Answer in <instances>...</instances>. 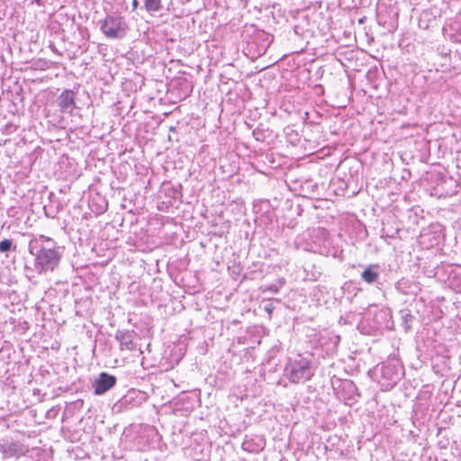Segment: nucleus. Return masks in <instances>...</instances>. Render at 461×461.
<instances>
[{
    "mask_svg": "<svg viewBox=\"0 0 461 461\" xmlns=\"http://www.w3.org/2000/svg\"><path fill=\"white\" fill-rule=\"evenodd\" d=\"M339 342V336L324 329L319 331V357L325 359L328 357L329 384L326 381L322 382L321 392H319V402L328 404L333 400L345 399L343 391L353 393L357 390L354 383L348 379L338 377L339 366H336L332 361L337 353V348Z\"/></svg>",
    "mask_w": 461,
    "mask_h": 461,
    "instance_id": "f257e3e1",
    "label": "nucleus"
},
{
    "mask_svg": "<svg viewBox=\"0 0 461 461\" xmlns=\"http://www.w3.org/2000/svg\"><path fill=\"white\" fill-rule=\"evenodd\" d=\"M373 375L383 391L392 389L404 375V368L397 357L388 358L377 365Z\"/></svg>",
    "mask_w": 461,
    "mask_h": 461,
    "instance_id": "f03ea898",
    "label": "nucleus"
},
{
    "mask_svg": "<svg viewBox=\"0 0 461 461\" xmlns=\"http://www.w3.org/2000/svg\"><path fill=\"white\" fill-rule=\"evenodd\" d=\"M362 331L375 333L384 330H392L393 321L391 311L388 308L371 306L361 322Z\"/></svg>",
    "mask_w": 461,
    "mask_h": 461,
    "instance_id": "7ed1b4c3",
    "label": "nucleus"
},
{
    "mask_svg": "<svg viewBox=\"0 0 461 461\" xmlns=\"http://www.w3.org/2000/svg\"><path fill=\"white\" fill-rule=\"evenodd\" d=\"M435 276L450 289L461 294V266L441 265L436 268Z\"/></svg>",
    "mask_w": 461,
    "mask_h": 461,
    "instance_id": "20e7f679",
    "label": "nucleus"
},
{
    "mask_svg": "<svg viewBox=\"0 0 461 461\" xmlns=\"http://www.w3.org/2000/svg\"><path fill=\"white\" fill-rule=\"evenodd\" d=\"M101 31L108 39H120L126 35L128 24L122 16L107 15L101 23Z\"/></svg>",
    "mask_w": 461,
    "mask_h": 461,
    "instance_id": "39448f33",
    "label": "nucleus"
},
{
    "mask_svg": "<svg viewBox=\"0 0 461 461\" xmlns=\"http://www.w3.org/2000/svg\"><path fill=\"white\" fill-rule=\"evenodd\" d=\"M59 261L60 255L55 249L42 247L35 254V267L39 273L53 271Z\"/></svg>",
    "mask_w": 461,
    "mask_h": 461,
    "instance_id": "423d86ee",
    "label": "nucleus"
},
{
    "mask_svg": "<svg viewBox=\"0 0 461 461\" xmlns=\"http://www.w3.org/2000/svg\"><path fill=\"white\" fill-rule=\"evenodd\" d=\"M457 183L451 177L445 175H436L435 185H431L430 194L438 198L449 197L457 193Z\"/></svg>",
    "mask_w": 461,
    "mask_h": 461,
    "instance_id": "0eeeda50",
    "label": "nucleus"
},
{
    "mask_svg": "<svg viewBox=\"0 0 461 461\" xmlns=\"http://www.w3.org/2000/svg\"><path fill=\"white\" fill-rule=\"evenodd\" d=\"M444 227L438 222L430 223L422 228L420 234V243L427 248L438 246L444 240Z\"/></svg>",
    "mask_w": 461,
    "mask_h": 461,
    "instance_id": "6e6552de",
    "label": "nucleus"
},
{
    "mask_svg": "<svg viewBox=\"0 0 461 461\" xmlns=\"http://www.w3.org/2000/svg\"><path fill=\"white\" fill-rule=\"evenodd\" d=\"M330 24L331 17L321 13L319 14V29L323 32L321 37H324L323 41L326 43V46H319V56L333 52L336 48V41L334 40L333 34L330 32Z\"/></svg>",
    "mask_w": 461,
    "mask_h": 461,
    "instance_id": "1a4fd4ad",
    "label": "nucleus"
},
{
    "mask_svg": "<svg viewBox=\"0 0 461 461\" xmlns=\"http://www.w3.org/2000/svg\"><path fill=\"white\" fill-rule=\"evenodd\" d=\"M289 379L294 383L307 381L312 376L309 362L305 359L294 360L287 367Z\"/></svg>",
    "mask_w": 461,
    "mask_h": 461,
    "instance_id": "9d476101",
    "label": "nucleus"
},
{
    "mask_svg": "<svg viewBox=\"0 0 461 461\" xmlns=\"http://www.w3.org/2000/svg\"><path fill=\"white\" fill-rule=\"evenodd\" d=\"M333 152L336 151V149L330 147L329 145L323 146L319 149V165L321 164V160L324 163L321 166L325 167V181L321 183V185L324 187L327 184L330 185L331 182L330 176L332 172L337 168V161L338 159L333 158Z\"/></svg>",
    "mask_w": 461,
    "mask_h": 461,
    "instance_id": "9b49d317",
    "label": "nucleus"
},
{
    "mask_svg": "<svg viewBox=\"0 0 461 461\" xmlns=\"http://www.w3.org/2000/svg\"><path fill=\"white\" fill-rule=\"evenodd\" d=\"M116 381V377L114 375H109L106 372H102L93 383L95 394L101 395L104 393L115 385Z\"/></svg>",
    "mask_w": 461,
    "mask_h": 461,
    "instance_id": "f8f14e48",
    "label": "nucleus"
},
{
    "mask_svg": "<svg viewBox=\"0 0 461 461\" xmlns=\"http://www.w3.org/2000/svg\"><path fill=\"white\" fill-rule=\"evenodd\" d=\"M443 34L447 40L454 43H461V15L443 27Z\"/></svg>",
    "mask_w": 461,
    "mask_h": 461,
    "instance_id": "ddd939ff",
    "label": "nucleus"
},
{
    "mask_svg": "<svg viewBox=\"0 0 461 461\" xmlns=\"http://www.w3.org/2000/svg\"><path fill=\"white\" fill-rule=\"evenodd\" d=\"M76 93L73 90L66 89L59 95L57 103L59 111L63 113H72L76 108Z\"/></svg>",
    "mask_w": 461,
    "mask_h": 461,
    "instance_id": "4468645a",
    "label": "nucleus"
},
{
    "mask_svg": "<svg viewBox=\"0 0 461 461\" xmlns=\"http://www.w3.org/2000/svg\"><path fill=\"white\" fill-rule=\"evenodd\" d=\"M396 290L406 295H417L421 291L420 284L415 280L402 278L395 284Z\"/></svg>",
    "mask_w": 461,
    "mask_h": 461,
    "instance_id": "2eb2a0df",
    "label": "nucleus"
},
{
    "mask_svg": "<svg viewBox=\"0 0 461 461\" xmlns=\"http://www.w3.org/2000/svg\"><path fill=\"white\" fill-rule=\"evenodd\" d=\"M319 439H325L326 443L319 441V451L321 448V445H323V449L325 450V454L327 455V459L332 457L334 455L339 453V448L336 447L340 442V438L337 435H330L327 438L319 435Z\"/></svg>",
    "mask_w": 461,
    "mask_h": 461,
    "instance_id": "dca6fc26",
    "label": "nucleus"
},
{
    "mask_svg": "<svg viewBox=\"0 0 461 461\" xmlns=\"http://www.w3.org/2000/svg\"><path fill=\"white\" fill-rule=\"evenodd\" d=\"M361 278L369 285H375L376 287H380L382 285L379 281L380 267L378 265H369L361 273Z\"/></svg>",
    "mask_w": 461,
    "mask_h": 461,
    "instance_id": "f3484780",
    "label": "nucleus"
},
{
    "mask_svg": "<svg viewBox=\"0 0 461 461\" xmlns=\"http://www.w3.org/2000/svg\"><path fill=\"white\" fill-rule=\"evenodd\" d=\"M401 319V326L405 332L411 330L414 322L417 321L416 317L411 314L409 309H402L399 312Z\"/></svg>",
    "mask_w": 461,
    "mask_h": 461,
    "instance_id": "a211bd4d",
    "label": "nucleus"
},
{
    "mask_svg": "<svg viewBox=\"0 0 461 461\" xmlns=\"http://www.w3.org/2000/svg\"><path fill=\"white\" fill-rule=\"evenodd\" d=\"M118 339H120V348L122 350L133 351L136 349V343L131 333H122Z\"/></svg>",
    "mask_w": 461,
    "mask_h": 461,
    "instance_id": "6ab92c4d",
    "label": "nucleus"
},
{
    "mask_svg": "<svg viewBox=\"0 0 461 461\" xmlns=\"http://www.w3.org/2000/svg\"><path fill=\"white\" fill-rule=\"evenodd\" d=\"M144 7L147 12H158L161 7V0H145Z\"/></svg>",
    "mask_w": 461,
    "mask_h": 461,
    "instance_id": "aec40b11",
    "label": "nucleus"
},
{
    "mask_svg": "<svg viewBox=\"0 0 461 461\" xmlns=\"http://www.w3.org/2000/svg\"><path fill=\"white\" fill-rule=\"evenodd\" d=\"M319 366L321 368V381L319 380V384H322L323 381H326V384H329V378L327 375L328 371V357H326L325 359H323V363H321L319 360Z\"/></svg>",
    "mask_w": 461,
    "mask_h": 461,
    "instance_id": "412c9836",
    "label": "nucleus"
},
{
    "mask_svg": "<svg viewBox=\"0 0 461 461\" xmlns=\"http://www.w3.org/2000/svg\"><path fill=\"white\" fill-rule=\"evenodd\" d=\"M318 235H319V240H322L324 242H327L329 240L330 233L323 227H319Z\"/></svg>",
    "mask_w": 461,
    "mask_h": 461,
    "instance_id": "4be33fe9",
    "label": "nucleus"
},
{
    "mask_svg": "<svg viewBox=\"0 0 461 461\" xmlns=\"http://www.w3.org/2000/svg\"><path fill=\"white\" fill-rule=\"evenodd\" d=\"M12 241L10 240H4L0 242V251L6 252L11 249Z\"/></svg>",
    "mask_w": 461,
    "mask_h": 461,
    "instance_id": "5701e85b",
    "label": "nucleus"
},
{
    "mask_svg": "<svg viewBox=\"0 0 461 461\" xmlns=\"http://www.w3.org/2000/svg\"><path fill=\"white\" fill-rule=\"evenodd\" d=\"M327 296H328V299L324 301L325 303H328V302L330 300V301H331L333 305L337 304V301L333 296L330 295L329 294H327Z\"/></svg>",
    "mask_w": 461,
    "mask_h": 461,
    "instance_id": "b1692460",
    "label": "nucleus"
},
{
    "mask_svg": "<svg viewBox=\"0 0 461 461\" xmlns=\"http://www.w3.org/2000/svg\"><path fill=\"white\" fill-rule=\"evenodd\" d=\"M39 240H43V241H52L51 238L47 237L45 235H40L39 236Z\"/></svg>",
    "mask_w": 461,
    "mask_h": 461,
    "instance_id": "393cba45",
    "label": "nucleus"
},
{
    "mask_svg": "<svg viewBox=\"0 0 461 461\" xmlns=\"http://www.w3.org/2000/svg\"><path fill=\"white\" fill-rule=\"evenodd\" d=\"M318 88H319V96L321 95H324L325 94L324 86L321 84H319Z\"/></svg>",
    "mask_w": 461,
    "mask_h": 461,
    "instance_id": "a878e982",
    "label": "nucleus"
},
{
    "mask_svg": "<svg viewBox=\"0 0 461 461\" xmlns=\"http://www.w3.org/2000/svg\"><path fill=\"white\" fill-rule=\"evenodd\" d=\"M131 5H132V10H136L137 7L139 6V1L138 0H132V3H131Z\"/></svg>",
    "mask_w": 461,
    "mask_h": 461,
    "instance_id": "bb28decb",
    "label": "nucleus"
},
{
    "mask_svg": "<svg viewBox=\"0 0 461 461\" xmlns=\"http://www.w3.org/2000/svg\"><path fill=\"white\" fill-rule=\"evenodd\" d=\"M419 26H420V28H424V29H427V28L429 27V25H428V24H426V25H425V23H423V20H422V18H420V19Z\"/></svg>",
    "mask_w": 461,
    "mask_h": 461,
    "instance_id": "cd10ccee",
    "label": "nucleus"
},
{
    "mask_svg": "<svg viewBox=\"0 0 461 461\" xmlns=\"http://www.w3.org/2000/svg\"><path fill=\"white\" fill-rule=\"evenodd\" d=\"M419 26H420V28H424V29H427V28L429 27V25H428V24H426V25H425V23H423V20H422V18H420V19Z\"/></svg>",
    "mask_w": 461,
    "mask_h": 461,
    "instance_id": "c85d7f7f",
    "label": "nucleus"
},
{
    "mask_svg": "<svg viewBox=\"0 0 461 461\" xmlns=\"http://www.w3.org/2000/svg\"><path fill=\"white\" fill-rule=\"evenodd\" d=\"M335 426H336V423L334 422V420L332 422H328V424L326 425L327 429H330L331 427H335Z\"/></svg>",
    "mask_w": 461,
    "mask_h": 461,
    "instance_id": "c756f323",
    "label": "nucleus"
},
{
    "mask_svg": "<svg viewBox=\"0 0 461 461\" xmlns=\"http://www.w3.org/2000/svg\"><path fill=\"white\" fill-rule=\"evenodd\" d=\"M325 249H326V248L324 247V249H322V248H321V247L319 246V254L328 253L327 251H325Z\"/></svg>",
    "mask_w": 461,
    "mask_h": 461,
    "instance_id": "7c9ffc66",
    "label": "nucleus"
},
{
    "mask_svg": "<svg viewBox=\"0 0 461 461\" xmlns=\"http://www.w3.org/2000/svg\"><path fill=\"white\" fill-rule=\"evenodd\" d=\"M328 314V307H325L324 309L321 310V315H327Z\"/></svg>",
    "mask_w": 461,
    "mask_h": 461,
    "instance_id": "2f4dec72",
    "label": "nucleus"
},
{
    "mask_svg": "<svg viewBox=\"0 0 461 461\" xmlns=\"http://www.w3.org/2000/svg\"><path fill=\"white\" fill-rule=\"evenodd\" d=\"M327 122H328L327 120H325L324 122H318L319 126L321 125V129H322L321 133H323V128H324V126L322 124L323 123L327 124Z\"/></svg>",
    "mask_w": 461,
    "mask_h": 461,
    "instance_id": "473e14b6",
    "label": "nucleus"
},
{
    "mask_svg": "<svg viewBox=\"0 0 461 461\" xmlns=\"http://www.w3.org/2000/svg\"><path fill=\"white\" fill-rule=\"evenodd\" d=\"M266 310L267 312L271 314L272 311H273V307L269 306V307H266Z\"/></svg>",
    "mask_w": 461,
    "mask_h": 461,
    "instance_id": "72a5a7b5",
    "label": "nucleus"
},
{
    "mask_svg": "<svg viewBox=\"0 0 461 461\" xmlns=\"http://www.w3.org/2000/svg\"><path fill=\"white\" fill-rule=\"evenodd\" d=\"M338 314L336 313L335 317L332 320V323H334L337 321Z\"/></svg>",
    "mask_w": 461,
    "mask_h": 461,
    "instance_id": "f704fd0d",
    "label": "nucleus"
},
{
    "mask_svg": "<svg viewBox=\"0 0 461 461\" xmlns=\"http://www.w3.org/2000/svg\"><path fill=\"white\" fill-rule=\"evenodd\" d=\"M318 6H319V9L321 8V1H319Z\"/></svg>",
    "mask_w": 461,
    "mask_h": 461,
    "instance_id": "c9c22d12",
    "label": "nucleus"
},
{
    "mask_svg": "<svg viewBox=\"0 0 461 461\" xmlns=\"http://www.w3.org/2000/svg\"><path fill=\"white\" fill-rule=\"evenodd\" d=\"M386 235L391 237V238H393V234H389L388 232H386Z\"/></svg>",
    "mask_w": 461,
    "mask_h": 461,
    "instance_id": "e433bc0d",
    "label": "nucleus"
},
{
    "mask_svg": "<svg viewBox=\"0 0 461 461\" xmlns=\"http://www.w3.org/2000/svg\"><path fill=\"white\" fill-rule=\"evenodd\" d=\"M37 240H31V244H32L33 242H36Z\"/></svg>",
    "mask_w": 461,
    "mask_h": 461,
    "instance_id": "4c0bfd02",
    "label": "nucleus"
},
{
    "mask_svg": "<svg viewBox=\"0 0 461 461\" xmlns=\"http://www.w3.org/2000/svg\"><path fill=\"white\" fill-rule=\"evenodd\" d=\"M318 293L322 295V292L320 289L318 290Z\"/></svg>",
    "mask_w": 461,
    "mask_h": 461,
    "instance_id": "58836bf2",
    "label": "nucleus"
},
{
    "mask_svg": "<svg viewBox=\"0 0 461 461\" xmlns=\"http://www.w3.org/2000/svg\"><path fill=\"white\" fill-rule=\"evenodd\" d=\"M318 42H319V44L321 42V39H320V38H319V40H318Z\"/></svg>",
    "mask_w": 461,
    "mask_h": 461,
    "instance_id": "ea45409f",
    "label": "nucleus"
}]
</instances>
